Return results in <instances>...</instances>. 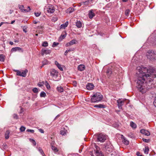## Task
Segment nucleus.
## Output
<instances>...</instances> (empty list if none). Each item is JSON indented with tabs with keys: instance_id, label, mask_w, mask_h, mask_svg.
Returning <instances> with one entry per match:
<instances>
[{
	"instance_id": "f257e3e1",
	"label": "nucleus",
	"mask_w": 156,
	"mask_h": 156,
	"mask_svg": "<svg viewBox=\"0 0 156 156\" xmlns=\"http://www.w3.org/2000/svg\"><path fill=\"white\" fill-rule=\"evenodd\" d=\"M154 69L151 67L148 69L142 66L136 68L137 77V87L142 93H145L151 89L154 80L156 81V75L154 74Z\"/></svg>"
},
{
	"instance_id": "f03ea898",
	"label": "nucleus",
	"mask_w": 156,
	"mask_h": 156,
	"mask_svg": "<svg viewBox=\"0 0 156 156\" xmlns=\"http://www.w3.org/2000/svg\"><path fill=\"white\" fill-rule=\"evenodd\" d=\"M102 98L103 96L101 93H97L92 96L91 100L93 102H96L101 101Z\"/></svg>"
},
{
	"instance_id": "7ed1b4c3",
	"label": "nucleus",
	"mask_w": 156,
	"mask_h": 156,
	"mask_svg": "<svg viewBox=\"0 0 156 156\" xmlns=\"http://www.w3.org/2000/svg\"><path fill=\"white\" fill-rule=\"evenodd\" d=\"M147 58L153 61L156 59V54L154 51H149L146 54Z\"/></svg>"
},
{
	"instance_id": "20e7f679",
	"label": "nucleus",
	"mask_w": 156,
	"mask_h": 156,
	"mask_svg": "<svg viewBox=\"0 0 156 156\" xmlns=\"http://www.w3.org/2000/svg\"><path fill=\"white\" fill-rule=\"evenodd\" d=\"M50 76L54 79H56L58 76V72L55 69H51L50 70Z\"/></svg>"
},
{
	"instance_id": "39448f33",
	"label": "nucleus",
	"mask_w": 156,
	"mask_h": 156,
	"mask_svg": "<svg viewBox=\"0 0 156 156\" xmlns=\"http://www.w3.org/2000/svg\"><path fill=\"white\" fill-rule=\"evenodd\" d=\"M16 74L17 75L22 77H25L26 76L27 73L28 71L27 69L25 70L20 71L19 70H16Z\"/></svg>"
},
{
	"instance_id": "423d86ee",
	"label": "nucleus",
	"mask_w": 156,
	"mask_h": 156,
	"mask_svg": "<svg viewBox=\"0 0 156 156\" xmlns=\"http://www.w3.org/2000/svg\"><path fill=\"white\" fill-rule=\"evenodd\" d=\"M107 136L102 134L98 135L97 138V140L100 142H103L106 140Z\"/></svg>"
},
{
	"instance_id": "0eeeda50",
	"label": "nucleus",
	"mask_w": 156,
	"mask_h": 156,
	"mask_svg": "<svg viewBox=\"0 0 156 156\" xmlns=\"http://www.w3.org/2000/svg\"><path fill=\"white\" fill-rule=\"evenodd\" d=\"M46 9L48 12L52 13L55 11V9L52 5H49L46 8Z\"/></svg>"
},
{
	"instance_id": "6e6552de",
	"label": "nucleus",
	"mask_w": 156,
	"mask_h": 156,
	"mask_svg": "<svg viewBox=\"0 0 156 156\" xmlns=\"http://www.w3.org/2000/svg\"><path fill=\"white\" fill-rule=\"evenodd\" d=\"M126 100V99H124L123 100H122L121 99H119L117 101L118 106L119 109L122 108V106L124 104V101Z\"/></svg>"
},
{
	"instance_id": "1a4fd4ad",
	"label": "nucleus",
	"mask_w": 156,
	"mask_h": 156,
	"mask_svg": "<svg viewBox=\"0 0 156 156\" xmlns=\"http://www.w3.org/2000/svg\"><path fill=\"white\" fill-rule=\"evenodd\" d=\"M77 42V41L76 39H74L71 40L69 42L66 43V47L71 46L74 44H76Z\"/></svg>"
},
{
	"instance_id": "9d476101",
	"label": "nucleus",
	"mask_w": 156,
	"mask_h": 156,
	"mask_svg": "<svg viewBox=\"0 0 156 156\" xmlns=\"http://www.w3.org/2000/svg\"><path fill=\"white\" fill-rule=\"evenodd\" d=\"M95 154L97 156H103V154L100 151V148L98 146H96Z\"/></svg>"
},
{
	"instance_id": "9b49d317",
	"label": "nucleus",
	"mask_w": 156,
	"mask_h": 156,
	"mask_svg": "<svg viewBox=\"0 0 156 156\" xmlns=\"http://www.w3.org/2000/svg\"><path fill=\"white\" fill-rule=\"evenodd\" d=\"M51 52V51L50 50L43 49L41 51V54L42 55H44L49 54Z\"/></svg>"
},
{
	"instance_id": "f8f14e48",
	"label": "nucleus",
	"mask_w": 156,
	"mask_h": 156,
	"mask_svg": "<svg viewBox=\"0 0 156 156\" xmlns=\"http://www.w3.org/2000/svg\"><path fill=\"white\" fill-rule=\"evenodd\" d=\"M140 132L142 134L147 136H149L150 134V133L149 131L144 129H141L140 131Z\"/></svg>"
},
{
	"instance_id": "ddd939ff",
	"label": "nucleus",
	"mask_w": 156,
	"mask_h": 156,
	"mask_svg": "<svg viewBox=\"0 0 156 156\" xmlns=\"http://www.w3.org/2000/svg\"><path fill=\"white\" fill-rule=\"evenodd\" d=\"M121 137L123 143L126 145H128L129 144V141L123 135H121Z\"/></svg>"
},
{
	"instance_id": "4468645a",
	"label": "nucleus",
	"mask_w": 156,
	"mask_h": 156,
	"mask_svg": "<svg viewBox=\"0 0 156 156\" xmlns=\"http://www.w3.org/2000/svg\"><path fill=\"white\" fill-rule=\"evenodd\" d=\"M88 15L89 18L92 19L95 16V14L93 12V10L91 9L89 11Z\"/></svg>"
},
{
	"instance_id": "2eb2a0df",
	"label": "nucleus",
	"mask_w": 156,
	"mask_h": 156,
	"mask_svg": "<svg viewBox=\"0 0 156 156\" xmlns=\"http://www.w3.org/2000/svg\"><path fill=\"white\" fill-rule=\"evenodd\" d=\"M94 87L93 84L92 83H88L86 85L87 89L89 90H92L94 88Z\"/></svg>"
},
{
	"instance_id": "dca6fc26",
	"label": "nucleus",
	"mask_w": 156,
	"mask_h": 156,
	"mask_svg": "<svg viewBox=\"0 0 156 156\" xmlns=\"http://www.w3.org/2000/svg\"><path fill=\"white\" fill-rule=\"evenodd\" d=\"M55 65L57 66L58 68L61 70L63 71V66L60 64L57 61H55Z\"/></svg>"
},
{
	"instance_id": "f3484780",
	"label": "nucleus",
	"mask_w": 156,
	"mask_h": 156,
	"mask_svg": "<svg viewBox=\"0 0 156 156\" xmlns=\"http://www.w3.org/2000/svg\"><path fill=\"white\" fill-rule=\"evenodd\" d=\"M69 24L68 22L66 21L65 23L62 24L60 27V29H65L67 27Z\"/></svg>"
},
{
	"instance_id": "a211bd4d",
	"label": "nucleus",
	"mask_w": 156,
	"mask_h": 156,
	"mask_svg": "<svg viewBox=\"0 0 156 156\" xmlns=\"http://www.w3.org/2000/svg\"><path fill=\"white\" fill-rule=\"evenodd\" d=\"M85 68V66L83 64L79 65L78 67V69L80 71H83Z\"/></svg>"
},
{
	"instance_id": "6ab92c4d",
	"label": "nucleus",
	"mask_w": 156,
	"mask_h": 156,
	"mask_svg": "<svg viewBox=\"0 0 156 156\" xmlns=\"http://www.w3.org/2000/svg\"><path fill=\"white\" fill-rule=\"evenodd\" d=\"M11 50L12 51H19L21 52H23V50L21 48L18 47L12 48V49Z\"/></svg>"
},
{
	"instance_id": "aec40b11",
	"label": "nucleus",
	"mask_w": 156,
	"mask_h": 156,
	"mask_svg": "<svg viewBox=\"0 0 156 156\" xmlns=\"http://www.w3.org/2000/svg\"><path fill=\"white\" fill-rule=\"evenodd\" d=\"M67 130L64 128H62L61 129L60 132V134L62 135H65L66 134Z\"/></svg>"
},
{
	"instance_id": "412c9836",
	"label": "nucleus",
	"mask_w": 156,
	"mask_h": 156,
	"mask_svg": "<svg viewBox=\"0 0 156 156\" xmlns=\"http://www.w3.org/2000/svg\"><path fill=\"white\" fill-rule=\"evenodd\" d=\"M57 90L58 92L60 93L63 92L64 91V89L63 87L60 86L57 87Z\"/></svg>"
},
{
	"instance_id": "4be33fe9",
	"label": "nucleus",
	"mask_w": 156,
	"mask_h": 156,
	"mask_svg": "<svg viewBox=\"0 0 156 156\" xmlns=\"http://www.w3.org/2000/svg\"><path fill=\"white\" fill-rule=\"evenodd\" d=\"M82 24L80 21H77L76 23V26L77 27L80 28L82 27Z\"/></svg>"
},
{
	"instance_id": "5701e85b",
	"label": "nucleus",
	"mask_w": 156,
	"mask_h": 156,
	"mask_svg": "<svg viewBox=\"0 0 156 156\" xmlns=\"http://www.w3.org/2000/svg\"><path fill=\"white\" fill-rule=\"evenodd\" d=\"M38 151L40 152L41 154L42 155V156H45V155L44 153V152L41 147H39L37 148Z\"/></svg>"
},
{
	"instance_id": "b1692460",
	"label": "nucleus",
	"mask_w": 156,
	"mask_h": 156,
	"mask_svg": "<svg viewBox=\"0 0 156 156\" xmlns=\"http://www.w3.org/2000/svg\"><path fill=\"white\" fill-rule=\"evenodd\" d=\"M74 10V8L72 7H71L67 10L66 12L70 13L72 12Z\"/></svg>"
},
{
	"instance_id": "393cba45",
	"label": "nucleus",
	"mask_w": 156,
	"mask_h": 156,
	"mask_svg": "<svg viewBox=\"0 0 156 156\" xmlns=\"http://www.w3.org/2000/svg\"><path fill=\"white\" fill-rule=\"evenodd\" d=\"M130 125L131 126L133 129H135L136 127V124L132 122H130Z\"/></svg>"
},
{
	"instance_id": "a878e982",
	"label": "nucleus",
	"mask_w": 156,
	"mask_h": 156,
	"mask_svg": "<svg viewBox=\"0 0 156 156\" xmlns=\"http://www.w3.org/2000/svg\"><path fill=\"white\" fill-rule=\"evenodd\" d=\"M10 133V132L9 130H7L5 133V138L6 139H7L9 138V135Z\"/></svg>"
},
{
	"instance_id": "bb28decb",
	"label": "nucleus",
	"mask_w": 156,
	"mask_h": 156,
	"mask_svg": "<svg viewBox=\"0 0 156 156\" xmlns=\"http://www.w3.org/2000/svg\"><path fill=\"white\" fill-rule=\"evenodd\" d=\"M5 56L3 55H0V61L3 62L5 60Z\"/></svg>"
},
{
	"instance_id": "cd10ccee",
	"label": "nucleus",
	"mask_w": 156,
	"mask_h": 156,
	"mask_svg": "<svg viewBox=\"0 0 156 156\" xmlns=\"http://www.w3.org/2000/svg\"><path fill=\"white\" fill-rule=\"evenodd\" d=\"M144 151L145 154H147L149 151L148 147H145V148L144 149Z\"/></svg>"
},
{
	"instance_id": "c85d7f7f",
	"label": "nucleus",
	"mask_w": 156,
	"mask_h": 156,
	"mask_svg": "<svg viewBox=\"0 0 156 156\" xmlns=\"http://www.w3.org/2000/svg\"><path fill=\"white\" fill-rule=\"evenodd\" d=\"M19 9L22 11V12H25L24 10L25 9V8L23 5H21L19 6Z\"/></svg>"
},
{
	"instance_id": "c756f323",
	"label": "nucleus",
	"mask_w": 156,
	"mask_h": 156,
	"mask_svg": "<svg viewBox=\"0 0 156 156\" xmlns=\"http://www.w3.org/2000/svg\"><path fill=\"white\" fill-rule=\"evenodd\" d=\"M94 107L98 108H104V105L101 104H99L98 105H95L94 106Z\"/></svg>"
},
{
	"instance_id": "7c9ffc66",
	"label": "nucleus",
	"mask_w": 156,
	"mask_h": 156,
	"mask_svg": "<svg viewBox=\"0 0 156 156\" xmlns=\"http://www.w3.org/2000/svg\"><path fill=\"white\" fill-rule=\"evenodd\" d=\"M45 85L48 89H49L50 88V85L47 81H46L45 82Z\"/></svg>"
},
{
	"instance_id": "2f4dec72",
	"label": "nucleus",
	"mask_w": 156,
	"mask_h": 156,
	"mask_svg": "<svg viewBox=\"0 0 156 156\" xmlns=\"http://www.w3.org/2000/svg\"><path fill=\"white\" fill-rule=\"evenodd\" d=\"M130 10L129 9H127L125 11V14L126 16H128L129 14Z\"/></svg>"
},
{
	"instance_id": "473e14b6",
	"label": "nucleus",
	"mask_w": 156,
	"mask_h": 156,
	"mask_svg": "<svg viewBox=\"0 0 156 156\" xmlns=\"http://www.w3.org/2000/svg\"><path fill=\"white\" fill-rule=\"evenodd\" d=\"M41 97H45L46 96V93L44 92H42L40 94Z\"/></svg>"
},
{
	"instance_id": "72a5a7b5",
	"label": "nucleus",
	"mask_w": 156,
	"mask_h": 156,
	"mask_svg": "<svg viewBox=\"0 0 156 156\" xmlns=\"http://www.w3.org/2000/svg\"><path fill=\"white\" fill-rule=\"evenodd\" d=\"M48 44L47 41H44L42 44V46L44 47L48 46Z\"/></svg>"
},
{
	"instance_id": "f704fd0d",
	"label": "nucleus",
	"mask_w": 156,
	"mask_h": 156,
	"mask_svg": "<svg viewBox=\"0 0 156 156\" xmlns=\"http://www.w3.org/2000/svg\"><path fill=\"white\" fill-rule=\"evenodd\" d=\"M51 149L55 152H57L58 151L57 148L55 146H51Z\"/></svg>"
},
{
	"instance_id": "c9c22d12",
	"label": "nucleus",
	"mask_w": 156,
	"mask_h": 156,
	"mask_svg": "<svg viewBox=\"0 0 156 156\" xmlns=\"http://www.w3.org/2000/svg\"><path fill=\"white\" fill-rule=\"evenodd\" d=\"M25 129V128L23 126H21L20 128V131L21 132H23V131H24Z\"/></svg>"
},
{
	"instance_id": "e433bc0d",
	"label": "nucleus",
	"mask_w": 156,
	"mask_h": 156,
	"mask_svg": "<svg viewBox=\"0 0 156 156\" xmlns=\"http://www.w3.org/2000/svg\"><path fill=\"white\" fill-rule=\"evenodd\" d=\"M30 10V6H28L27 7V9H25L24 10V11H25V12H29Z\"/></svg>"
},
{
	"instance_id": "4c0bfd02",
	"label": "nucleus",
	"mask_w": 156,
	"mask_h": 156,
	"mask_svg": "<svg viewBox=\"0 0 156 156\" xmlns=\"http://www.w3.org/2000/svg\"><path fill=\"white\" fill-rule=\"evenodd\" d=\"M30 141L34 145H35L36 144V143L35 141L32 139H30Z\"/></svg>"
},
{
	"instance_id": "58836bf2",
	"label": "nucleus",
	"mask_w": 156,
	"mask_h": 156,
	"mask_svg": "<svg viewBox=\"0 0 156 156\" xmlns=\"http://www.w3.org/2000/svg\"><path fill=\"white\" fill-rule=\"evenodd\" d=\"M33 91L34 93H37L38 92V89L36 88H34L33 89Z\"/></svg>"
},
{
	"instance_id": "ea45409f",
	"label": "nucleus",
	"mask_w": 156,
	"mask_h": 156,
	"mask_svg": "<svg viewBox=\"0 0 156 156\" xmlns=\"http://www.w3.org/2000/svg\"><path fill=\"white\" fill-rule=\"evenodd\" d=\"M40 14H41V13L40 12H34V14L35 15V16L36 17H38V16H39L40 15Z\"/></svg>"
},
{
	"instance_id": "a19ab883",
	"label": "nucleus",
	"mask_w": 156,
	"mask_h": 156,
	"mask_svg": "<svg viewBox=\"0 0 156 156\" xmlns=\"http://www.w3.org/2000/svg\"><path fill=\"white\" fill-rule=\"evenodd\" d=\"M58 43H56L55 42H54L53 43V44L52 45V47H55V46H57V45H58Z\"/></svg>"
},
{
	"instance_id": "79ce46f5",
	"label": "nucleus",
	"mask_w": 156,
	"mask_h": 156,
	"mask_svg": "<svg viewBox=\"0 0 156 156\" xmlns=\"http://www.w3.org/2000/svg\"><path fill=\"white\" fill-rule=\"evenodd\" d=\"M142 140H143V141H144L145 142L148 143L149 141V140H147V139H145L144 138H143L142 139Z\"/></svg>"
},
{
	"instance_id": "37998d69",
	"label": "nucleus",
	"mask_w": 156,
	"mask_h": 156,
	"mask_svg": "<svg viewBox=\"0 0 156 156\" xmlns=\"http://www.w3.org/2000/svg\"><path fill=\"white\" fill-rule=\"evenodd\" d=\"M27 131L28 132H30L32 133H34V130L33 129H28L27 130Z\"/></svg>"
},
{
	"instance_id": "c03bdc74",
	"label": "nucleus",
	"mask_w": 156,
	"mask_h": 156,
	"mask_svg": "<svg viewBox=\"0 0 156 156\" xmlns=\"http://www.w3.org/2000/svg\"><path fill=\"white\" fill-rule=\"evenodd\" d=\"M13 118L16 119H18V116L16 114H14L13 115Z\"/></svg>"
},
{
	"instance_id": "a18cd8bd",
	"label": "nucleus",
	"mask_w": 156,
	"mask_h": 156,
	"mask_svg": "<svg viewBox=\"0 0 156 156\" xmlns=\"http://www.w3.org/2000/svg\"><path fill=\"white\" fill-rule=\"evenodd\" d=\"M38 130L39 131L41 132V133H44V131L43 129H38Z\"/></svg>"
},
{
	"instance_id": "49530a36",
	"label": "nucleus",
	"mask_w": 156,
	"mask_h": 156,
	"mask_svg": "<svg viewBox=\"0 0 156 156\" xmlns=\"http://www.w3.org/2000/svg\"><path fill=\"white\" fill-rule=\"evenodd\" d=\"M153 105L155 107H156V97L155 98L154 101L153 102Z\"/></svg>"
},
{
	"instance_id": "de8ad7c7",
	"label": "nucleus",
	"mask_w": 156,
	"mask_h": 156,
	"mask_svg": "<svg viewBox=\"0 0 156 156\" xmlns=\"http://www.w3.org/2000/svg\"><path fill=\"white\" fill-rule=\"evenodd\" d=\"M136 154L138 156H143L142 155L140 154V153L139 152H137L136 153Z\"/></svg>"
},
{
	"instance_id": "09e8293b",
	"label": "nucleus",
	"mask_w": 156,
	"mask_h": 156,
	"mask_svg": "<svg viewBox=\"0 0 156 156\" xmlns=\"http://www.w3.org/2000/svg\"><path fill=\"white\" fill-rule=\"evenodd\" d=\"M74 48H70L69 49L67 50L69 52L70 51H74Z\"/></svg>"
},
{
	"instance_id": "8fccbe9b",
	"label": "nucleus",
	"mask_w": 156,
	"mask_h": 156,
	"mask_svg": "<svg viewBox=\"0 0 156 156\" xmlns=\"http://www.w3.org/2000/svg\"><path fill=\"white\" fill-rule=\"evenodd\" d=\"M108 73H109L110 74H111L112 73L110 69H108V71L107 72Z\"/></svg>"
},
{
	"instance_id": "3c124183",
	"label": "nucleus",
	"mask_w": 156,
	"mask_h": 156,
	"mask_svg": "<svg viewBox=\"0 0 156 156\" xmlns=\"http://www.w3.org/2000/svg\"><path fill=\"white\" fill-rule=\"evenodd\" d=\"M66 37V35H61V36H60V37H62V39H64L65 37Z\"/></svg>"
},
{
	"instance_id": "603ef678",
	"label": "nucleus",
	"mask_w": 156,
	"mask_h": 156,
	"mask_svg": "<svg viewBox=\"0 0 156 156\" xmlns=\"http://www.w3.org/2000/svg\"><path fill=\"white\" fill-rule=\"evenodd\" d=\"M57 20H58V19H57V17L54 18L53 19V20L54 22L56 21Z\"/></svg>"
},
{
	"instance_id": "864d4df0",
	"label": "nucleus",
	"mask_w": 156,
	"mask_h": 156,
	"mask_svg": "<svg viewBox=\"0 0 156 156\" xmlns=\"http://www.w3.org/2000/svg\"><path fill=\"white\" fill-rule=\"evenodd\" d=\"M69 52L68 51V50H66V51L65 52V53H64V55H66L67 54V53Z\"/></svg>"
},
{
	"instance_id": "5fc2aeb1",
	"label": "nucleus",
	"mask_w": 156,
	"mask_h": 156,
	"mask_svg": "<svg viewBox=\"0 0 156 156\" xmlns=\"http://www.w3.org/2000/svg\"><path fill=\"white\" fill-rule=\"evenodd\" d=\"M84 4L85 5H88V1H86L84 2Z\"/></svg>"
},
{
	"instance_id": "6e6d98bb",
	"label": "nucleus",
	"mask_w": 156,
	"mask_h": 156,
	"mask_svg": "<svg viewBox=\"0 0 156 156\" xmlns=\"http://www.w3.org/2000/svg\"><path fill=\"white\" fill-rule=\"evenodd\" d=\"M23 31L25 32V33H26L27 32V31L26 30V29L25 28V29H24V28H23Z\"/></svg>"
},
{
	"instance_id": "4d7b16f0",
	"label": "nucleus",
	"mask_w": 156,
	"mask_h": 156,
	"mask_svg": "<svg viewBox=\"0 0 156 156\" xmlns=\"http://www.w3.org/2000/svg\"><path fill=\"white\" fill-rule=\"evenodd\" d=\"M13 11L12 10H10L9 11V13L10 14H11L12 13V12H13Z\"/></svg>"
},
{
	"instance_id": "13d9d810",
	"label": "nucleus",
	"mask_w": 156,
	"mask_h": 156,
	"mask_svg": "<svg viewBox=\"0 0 156 156\" xmlns=\"http://www.w3.org/2000/svg\"><path fill=\"white\" fill-rule=\"evenodd\" d=\"M15 22V20H13V21H12L11 22V24H13V23Z\"/></svg>"
},
{
	"instance_id": "bf43d9fd",
	"label": "nucleus",
	"mask_w": 156,
	"mask_h": 156,
	"mask_svg": "<svg viewBox=\"0 0 156 156\" xmlns=\"http://www.w3.org/2000/svg\"><path fill=\"white\" fill-rule=\"evenodd\" d=\"M9 44H10L11 45H12V44H13V42H12V41H10V42H9Z\"/></svg>"
},
{
	"instance_id": "052dcab7",
	"label": "nucleus",
	"mask_w": 156,
	"mask_h": 156,
	"mask_svg": "<svg viewBox=\"0 0 156 156\" xmlns=\"http://www.w3.org/2000/svg\"><path fill=\"white\" fill-rule=\"evenodd\" d=\"M4 23L3 22H1L0 23V27Z\"/></svg>"
},
{
	"instance_id": "680f3d73",
	"label": "nucleus",
	"mask_w": 156,
	"mask_h": 156,
	"mask_svg": "<svg viewBox=\"0 0 156 156\" xmlns=\"http://www.w3.org/2000/svg\"><path fill=\"white\" fill-rule=\"evenodd\" d=\"M60 115H58L56 116V117H55V119H56V118H57L58 117L60 116Z\"/></svg>"
},
{
	"instance_id": "e2e57ef3",
	"label": "nucleus",
	"mask_w": 156,
	"mask_h": 156,
	"mask_svg": "<svg viewBox=\"0 0 156 156\" xmlns=\"http://www.w3.org/2000/svg\"><path fill=\"white\" fill-rule=\"evenodd\" d=\"M38 85L39 87H41L42 86V85L40 84H38Z\"/></svg>"
},
{
	"instance_id": "0e129e2a",
	"label": "nucleus",
	"mask_w": 156,
	"mask_h": 156,
	"mask_svg": "<svg viewBox=\"0 0 156 156\" xmlns=\"http://www.w3.org/2000/svg\"><path fill=\"white\" fill-rule=\"evenodd\" d=\"M122 1L123 2H126L128 1V0H122Z\"/></svg>"
},
{
	"instance_id": "69168bd1",
	"label": "nucleus",
	"mask_w": 156,
	"mask_h": 156,
	"mask_svg": "<svg viewBox=\"0 0 156 156\" xmlns=\"http://www.w3.org/2000/svg\"><path fill=\"white\" fill-rule=\"evenodd\" d=\"M46 62H45V63L44 64V63H43V65H44L45 64H48V62H47V61H46Z\"/></svg>"
},
{
	"instance_id": "338daca9",
	"label": "nucleus",
	"mask_w": 156,
	"mask_h": 156,
	"mask_svg": "<svg viewBox=\"0 0 156 156\" xmlns=\"http://www.w3.org/2000/svg\"><path fill=\"white\" fill-rule=\"evenodd\" d=\"M87 1H88V2H92V0H88Z\"/></svg>"
},
{
	"instance_id": "774afa93",
	"label": "nucleus",
	"mask_w": 156,
	"mask_h": 156,
	"mask_svg": "<svg viewBox=\"0 0 156 156\" xmlns=\"http://www.w3.org/2000/svg\"><path fill=\"white\" fill-rule=\"evenodd\" d=\"M34 24H36L37 23V22H35L34 23Z\"/></svg>"
}]
</instances>
